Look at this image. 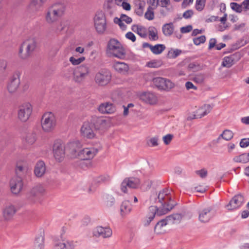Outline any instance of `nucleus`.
<instances>
[{
    "instance_id": "nucleus-1",
    "label": "nucleus",
    "mask_w": 249,
    "mask_h": 249,
    "mask_svg": "<svg viewBox=\"0 0 249 249\" xmlns=\"http://www.w3.org/2000/svg\"><path fill=\"white\" fill-rule=\"evenodd\" d=\"M158 199L161 204V207L157 210L158 215L166 214L176 205L171 191L167 188L164 189L159 192Z\"/></svg>"
},
{
    "instance_id": "nucleus-2",
    "label": "nucleus",
    "mask_w": 249,
    "mask_h": 249,
    "mask_svg": "<svg viewBox=\"0 0 249 249\" xmlns=\"http://www.w3.org/2000/svg\"><path fill=\"white\" fill-rule=\"evenodd\" d=\"M66 6L64 3L56 2L50 6L46 13L45 20L49 24L53 23L64 15Z\"/></svg>"
},
{
    "instance_id": "nucleus-3",
    "label": "nucleus",
    "mask_w": 249,
    "mask_h": 249,
    "mask_svg": "<svg viewBox=\"0 0 249 249\" xmlns=\"http://www.w3.org/2000/svg\"><path fill=\"white\" fill-rule=\"evenodd\" d=\"M107 54L109 57L124 59L126 56V50L123 45L115 39H111L107 43Z\"/></svg>"
},
{
    "instance_id": "nucleus-4",
    "label": "nucleus",
    "mask_w": 249,
    "mask_h": 249,
    "mask_svg": "<svg viewBox=\"0 0 249 249\" xmlns=\"http://www.w3.org/2000/svg\"><path fill=\"white\" fill-rule=\"evenodd\" d=\"M57 125V119L54 113L46 112L42 116L41 127L42 130L45 133L53 132Z\"/></svg>"
},
{
    "instance_id": "nucleus-5",
    "label": "nucleus",
    "mask_w": 249,
    "mask_h": 249,
    "mask_svg": "<svg viewBox=\"0 0 249 249\" xmlns=\"http://www.w3.org/2000/svg\"><path fill=\"white\" fill-rule=\"evenodd\" d=\"M36 46V42L35 38H30L25 40L19 49V57L23 59H27L34 51Z\"/></svg>"
},
{
    "instance_id": "nucleus-6",
    "label": "nucleus",
    "mask_w": 249,
    "mask_h": 249,
    "mask_svg": "<svg viewBox=\"0 0 249 249\" xmlns=\"http://www.w3.org/2000/svg\"><path fill=\"white\" fill-rule=\"evenodd\" d=\"M90 73L89 68L82 65L76 68L73 72V80L77 84H82Z\"/></svg>"
},
{
    "instance_id": "nucleus-7",
    "label": "nucleus",
    "mask_w": 249,
    "mask_h": 249,
    "mask_svg": "<svg viewBox=\"0 0 249 249\" xmlns=\"http://www.w3.org/2000/svg\"><path fill=\"white\" fill-rule=\"evenodd\" d=\"M47 193L46 187L41 184H37L30 190L29 198L34 202H40L44 196Z\"/></svg>"
},
{
    "instance_id": "nucleus-8",
    "label": "nucleus",
    "mask_w": 249,
    "mask_h": 249,
    "mask_svg": "<svg viewBox=\"0 0 249 249\" xmlns=\"http://www.w3.org/2000/svg\"><path fill=\"white\" fill-rule=\"evenodd\" d=\"M53 153L55 160L61 161L65 155V146L63 142L60 139L54 141L53 145Z\"/></svg>"
},
{
    "instance_id": "nucleus-9",
    "label": "nucleus",
    "mask_w": 249,
    "mask_h": 249,
    "mask_svg": "<svg viewBox=\"0 0 249 249\" xmlns=\"http://www.w3.org/2000/svg\"><path fill=\"white\" fill-rule=\"evenodd\" d=\"M33 112V107L29 103H24L21 105L18 111V118L22 122H27Z\"/></svg>"
},
{
    "instance_id": "nucleus-10",
    "label": "nucleus",
    "mask_w": 249,
    "mask_h": 249,
    "mask_svg": "<svg viewBox=\"0 0 249 249\" xmlns=\"http://www.w3.org/2000/svg\"><path fill=\"white\" fill-rule=\"evenodd\" d=\"M111 72L107 70H101L95 75V83L99 86H105L108 85L111 79Z\"/></svg>"
},
{
    "instance_id": "nucleus-11",
    "label": "nucleus",
    "mask_w": 249,
    "mask_h": 249,
    "mask_svg": "<svg viewBox=\"0 0 249 249\" xmlns=\"http://www.w3.org/2000/svg\"><path fill=\"white\" fill-rule=\"evenodd\" d=\"M94 27L99 34H103L107 28V21L105 14L102 11L96 13L94 18Z\"/></svg>"
},
{
    "instance_id": "nucleus-12",
    "label": "nucleus",
    "mask_w": 249,
    "mask_h": 249,
    "mask_svg": "<svg viewBox=\"0 0 249 249\" xmlns=\"http://www.w3.org/2000/svg\"><path fill=\"white\" fill-rule=\"evenodd\" d=\"M98 152L97 148L89 146L83 148L78 153V158L83 160H91L94 158Z\"/></svg>"
},
{
    "instance_id": "nucleus-13",
    "label": "nucleus",
    "mask_w": 249,
    "mask_h": 249,
    "mask_svg": "<svg viewBox=\"0 0 249 249\" xmlns=\"http://www.w3.org/2000/svg\"><path fill=\"white\" fill-rule=\"evenodd\" d=\"M153 83L158 89L167 91H170L175 86L171 80L160 77L153 78Z\"/></svg>"
},
{
    "instance_id": "nucleus-14",
    "label": "nucleus",
    "mask_w": 249,
    "mask_h": 249,
    "mask_svg": "<svg viewBox=\"0 0 249 249\" xmlns=\"http://www.w3.org/2000/svg\"><path fill=\"white\" fill-rule=\"evenodd\" d=\"M93 127L91 123L89 121L84 122L80 129L81 136L87 139L92 140L96 138V134L93 130Z\"/></svg>"
},
{
    "instance_id": "nucleus-15",
    "label": "nucleus",
    "mask_w": 249,
    "mask_h": 249,
    "mask_svg": "<svg viewBox=\"0 0 249 249\" xmlns=\"http://www.w3.org/2000/svg\"><path fill=\"white\" fill-rule=\"evenodd\" d=\"M75 246L73 241L60 237L54 241L53 249H73Z\"/></svg>"
},
{
    "instance_id": "nucleus-16",
    "label": "nucleus",
    "mask_w": 249,
    "mask_h": 249,
    "mask_svg": "<svg viewBox=\"0 0 249 249\" xmlns=\"http://www.w3.org/2000/svg\"><path fill=\"white\" fill-rule=\"evenodd\" d=\"M20 83V74L16 72L9 78L7 84V89L10 93H14L18 90Z\"/></svg>"
},
{
    "instance_id": "nucleus-17",
    "label": "nucleus",
    "mask_w": 249,
    "mask_h": 249,
    "mask_svg": "<svg viewBox=\"0 0 249 249\" xmlns=\"http://www.w3.org/2000/svg\"><path fill=\"white\" fill-rule=\"evenodd\" d=\"M9 184L11 192L15 195L19 194L23 187L22 178L18 176H15L11 179Z\"/></svg>"
},
{
    "instance_id": "nucleus-18",
    "label": "nucleus",
    "mask_w": 249,
    "mask_h": 249,
    "mask_svg": "<svg viewBox=\"0 0 249 249\" xmlns=\"http://www.w3.org/2000/svg\"><path fill=\"white\" fill-rule=\"evenodd\" d=\"M140 184V180L137 178H125L122 182L121 189L124 193H127V187L129 188H136Z\"/></svg>"
},
{
    "instance_id": "nucleus-19",
    "label": "nucleus",
    "mask_w": 249,
    "mask_h": 249,
    "mask_svg": "<svg viewBox=\"0 0 249 249\" xmlns=\"http://www.w3.org/2000/svg\"><path fill=\"white\" fill-rule=\"evenodd\" d=\"M17 212V209L15 206L12 204L6 205L2 210V216L4 220L6 221H12Z\"/></svg>"
},
{
    "instance_id": "nucleus-20",
    "label": "nucleus",
    "mask_w": 249,
    "mask_h": 249,
    "mask_svg": "<svg viewBox=\"0 0 249 249\" xmlns=\"http://www.w3.org/2000/svg\"><path fill=\"white\" fill-rule=\"evenodd\" d=\"M244 198L242 195L235 196L226 206L228 210H233L240 208L243 204Z\"/></svg>"
},
{
    "instance_id": "nucleus-21",
    "label": "nucleus",
    "mask_w": 249,
    "mask_h": 249,
    "mask_svg": "<svg viewBox=\"0 0 249 249\" xmlns=\"http://www.w3.org/2000/svg\"><path fill=\"white\" fill-rule=\"evenodd\" d=\"M140 99L147 104L150 105H156L158 102L157 96L151 92H144L140 95Z\"/></svg>"
},
{
    "instance_id": "nucleus-22",
    "label": "nucleus",
    "mask_w": 249,
    "mask_h": 249,
    "mask_svg": "<svg viewBox=\"0 0 249 249\" xmlns=\"http://www.w3.org/2000/svg\"><path fill=\"white\" fill-rule=\"evenodd\" d=\"M93 234L96 237H101L104 238H109L111 236L112 231L109 227L98 226L94 230Z\"/></svg>"
},
{
    "instance_id": "nucleus-23",
    "label": "nucleus",
    "mask_w": 249,
    "mask_h": 249,
    "mask_svg": "<svg viewBox=\"0 0 249 249\" xmlns=\"http://www.w3.org/2000/svg\"><path fill=\"white\" fill-rule=\"evenodd\" d=\"M112 67L117 72L123 75L128 74L130 69L127 64L117 61L113 62Z\"/></svg>"
},
{
    "instance_id": "nucleus-24",
    "label": "nucleus",
    "mask_w": 249,
    "mask_h": 249,
    "mask_svg": "<svg viewBox=\"0 0 249 249\" xmlns=\"http://www.w3.org/2000/svg\"><path fill=\"white\" fill-rule=\"evenodd\" d=\"M213 213L210 208L201 210L199 212V220L203 223L209 222L213 217Z\"/></svg>"
},
{
    "instance_id": "nucleus-25",
    "label": "nucleus",
    "mask_w": 249,
    "mask_h": 249,
    "mask_svg": "<svg viewBox=\"0 0 249 249\" xmlns=\"http://www.w3.org/2000/svg\"><path fill=\"white\" fill-rule=\"evenodd\" d=\"M46 166L44 162L42 160L38 161L34 167V173L37 178H41L45 174Z\"/></svg>"
},
{
    "instance_id": "nucleus-26",
    "label": "nucleus",
    "mask_w": 249,
    "mask_h": 249,
    "mask_svg": "<svg viewBox=\"0 0 249 249\" xmlns=\"http://www.w3.org/2000/svg\"><path fill=\"white\" fill-rule=\"evenodd\" d=\"M98 110L103 114H112L115 112L116 107L111 103L105 102L99 106Z\"/></svg>"
},
{
    "instance_id": "nucleus-27",
    "label": "nucleus",
    "mask_w": 249,
    "mask_h": 249,
    "mask_svg": "<svg viewBox=\"0 0 249 249\" xmlns=\"http://www.w3.org/2000/svg\"><path fill=\"white\" fill-rule=\"evenodd\" d=\"M213 107L209 104H205L198 108L195 112L194 118H201L208 114L212 110Z\"/></svg>"
},
{
    "instance_id": "nucleus-28",
    "label": "nucleus",
    "mask_w": 249,
    "mask_h": 249,
    "mask_svg": "<svg viewBox=\"0 0 249 249\" xmlns=\"http://www.w3.org/2000/svg\"><path fill=\"white\" fill-rule=\"evenodd\" d=\"M132 211V206L129 201H124L120 206V214L123 218L128 215Z\"/></svg>"
},
{
    "instance_id": "nucleus-29",
    "label": "nucleus",
    "mask_w": 249,
    "mask_h": 249,
    "mask_svg": "<svg viewBox=\"0 0 249 249\" xmlns=\"http://www.w3.org/2000/svg\"><path fill=\"white\" fill-rule=\"evenodd\" d=\"M159 209L156 206H151L149 207L150 212L145 217L143 222L144 224L146 226L148 225L155 217V214H157V210Z\"/></svg>"
},
{
    "instance_id": "nucleus-30",
    "label": "nucleus",
    "mask_w": 249,
    "mask_h": 249,
    "mask_svg": "<svg viewBox=\"0 0 249 249\" xmlns=\"http://www.w3.org/2000/svg\"><path fill=\"white\" fill-rule=\"evenodd\" d=\"M110 124V122L109 119L105 118H99L96 122L95 128L98 130H104L108 128Z\"/></svg>"
},
{
    "instance_id": "nucleus-31",
    "label": "nucleus",
    "mask_w": 249,
    "mask_h": 249,
    "mask_svg": "<svg viewBox=\"0 0 249 249\" xmlns=\"http://www.w3.org/2000/svg\"><path fill=\"white\" fill-rule=\"evenodd\" d=\"M131 29L142 37L144 38L147 36V29L142 25H133L132 26Z\"/></svg>"
},
{
    "instance_id": "nucleus-32",
    "label": "nucleus",
    "mask_w": 249,
    "mask_h": 249,
    "mask_svg": "<svg viewBox=\"0 0 249 249\" xmlns=\"http://www.w3.org/2000/svg\"><path fill=\"white\" fill-rule=\"evenodd\" d=\"M174 31V26L173 23L164 24L162 27V31L164 36H171Z\"/></svg>"
},
{
    "instance_id": "nucleus-33",
    "label": "nucleus",
    "mask_w": 249,
    "mask_h": 249,
    "mask_svg": "<svg viewBox=\"0 0 249 249\" xmlns=\"http://www.w3.org/2000/svg\"><path fill=\"white\" fill-rule=\"evenodd\" d=\"M165 220H161L157 223L155 226V232L158 234L164 233L165 232L164 227L167 225Z\"/></svg>"
},
{
    "instance_id": "nucleus-34",
    "label": "nucleus",
    "mask_w": 249,
    "mask_h": 249,
    "mask_svg": "<svg viewBox=\"0 0 249 249\" xmlns=\"http://www.w3.org/2000/svg\"><path fill=\"white\" fill-rule=\"evenodd\" d=\"M151 51L155 54H160L166 48L163 44H157L152 46L149 44H147Z\"/></svg>"
},
{
    "instance_id": "nucleus-35",
    "label": "nucleus",
    "mask_w": 249,
    "mask_h": 249,
    "mask_svg": "<svg viewBox=\"0 0 249 249\" xmlns=\"http://www.w3.org/2000/svg\"><path fill=\"white\" fill-rule=\"evenodd\" d=\"M233 160L235 162L246 163L249 161V153L235 156Z\"/></svg>"
},
{
    "instance_id": "nucleus-36",
    "label": "nucleus",
    "mask_w": 249,
    "mask_h": 249,
    "mask_svg": "<svg viewBox=\"0 0 249 249\" xmlns=\"http://www.w3.org/2000/svg\"><path fill=\"white\" fill-rule=\"evenodd\" d=\"M181 219V216L178 214H175L166 217V218L163 220L166 221V225L175 224L179 222Z\"/></svg>"
},
{
    "instance_id": "nucleus-37",
    "label": "nucleus",
    "mask_w": 249,
    "mask_h": 249,
    "mask_svg": "<svg viewBox=\"0 0 249 249\" xmlns=\"http://www.w3.org/2000/svg\"><path fill=\"white\" fill-rule=\"evenodd\" d=\"M149 38L151 40H157L159 38L157 29L153 26L148 28Z\"/></svg>"
},
{
    "instance_id": "nucleus-38",
    "label": "nucleus",
    "mask_w": 249,
    "mask_h": 249,
    "mask_svg": "<svg viewBox=\"0 0 249 249\" xmlns=\"http://www.w3.org/2000/svg\"><path fill=\"white\" fill-rule=\"evenodd\" d=\"M205 79V76L204 73H199L194 75L192 78L194 82L197 84H202L203 83Z\"/></svg>"
},
{
    "instance_id": "nucleus-39",
    "label": "nucleus",
    "mask_w": 249,
    "mask_h": 249,
    "mask_svg": "<svg viewBox=\"0 0 249 249\" xmlns=\"http://www.w3.org/2000/svg\"><path fill=\"white\" fill-rule=\"evenodd\" d=\"M234 64V59L232 56H225L224 57L222 66L224 67L230 68Z\"/></svg>"
},
{
    "instance_id": "nucleus-40",
    "label": "nucleus",
    "mask_w": 249,
    "mask_h": 249,
    "mask_svg": "<svg viewBox=\"0 0 249 249\" xmlns=\"http://www.w3.org/2000/svg\"><path fill=\"white\" fill-rule=\"evenodd\" d=\"M181 53V51L178 49H171L168 52L167 57L170 59L175 58Z\"/></svg>"
},
{
    "instance_id": "nucleus-41",
    "label": "nucleus",
    "mask_w": 249,
    "mask_h": 249,
    "mask_svg": "<svg viewBox=\"0 0 249 249\" xmlns=\"http://www.w3.org/2000/svg\"><path fill=\"white\" fill-rule=\"evenodd\" d=\"M84 56H81L79 58H76L74 56L70 57L69 59L70 62L74 66L78 65L83 62L85 60Z\"/></svg>"
},
{
    "instance_id": "nucleus-42",
    "label": "nucleus",
    "mask_w": 249,
    "mask_h": 249,
    "mask_svg": "<svg viewBox=\"0 0 249 249\" xmlns=\"http://www.w3.org/2000/svg\"><path fill=\"white\" fill-rule=\"evenodd\" d=\"M154 8L151 6L148 7L145 13L144 17L148 20H152L154 18Z\"/></svg>"
},
{
    "instance_id": "nucleus-43",
    "label": "nucleus",
    "mask_w": 249,
    "mask_h": 249,
    "mask_svg": "<svg viewBox=\"0 0 249 249\" xmlns=\"http://www.w3.org/2000/svg\"><path fill=\"white\" fill-rule=\"evenodd\" d=\"M221 136L224 140L229 141L233 138V133L231 130H225L221 134Z\"/></svg>"
},
{
    "instance_id": "nucleus-44",
    "label": "nucleus",
    "mask_w": 249,
    "mask_h": 249,
    "mask_svg": "<svg viewBox=\"0 0 249 249\" xmlns=\"http://www.w3.org/2000/svg\"><path fill=\"white\" fill-rule=\"evenodd\" d=\"M36 141V136L34 134H28L25 138V142L29 145H32Z\"/></svg>"
},
{
    "instance_id": "nucleus-45",
    "label": "nucleus",
    "mask_w": 249,
    "mask_h": 249,
    "mask_svg": "<svg viewBox=\"0 0 249 249\" xmlns=\"http://www.w3.org/2000/svg\"><path fill=\"white\" fill-rule=\"evenodd\" d=\"M206 0H196L195 7L196 10L201 11L205 6Z\"/></svg>"
},
{
    "instance_id": "nucleus-46",
    "label": "nucleus",
    "mask_w": 249,
    "mask_h": 249,
    "mask_svg": "<svg viewBox=\"0 0 249 249\" xmlns=\"http://www.w3.org/2000/svg\"><path fill=\"white\" fill-rule=\"evenodd\" d=\"M230 6L233 11L238 13H241L243 9H244L242 4L240 5L236 2L231 3Z\"/></svg>"
},
{
    "instance_id": "nucleus-47",
    "label": "nucleus",
    "mask_w": 249,
    "mask_h": 249,
    "mask_svg": "<svg viewBox=\"0 0 249 249\" xmlns=\"http://www.w3.org/2000/svg\"><path fill=\"white\" fill-rule=\"evenodd\" d=\"M161 62L158 60H154L146 64V66L149 68H159L161 66Z\"/></svg>"
},
{
    "instance_id": "nucleus-48",
    "label": "nucleus",
    "mask_w": 249,
    "mask_h": 249,
    "mask_svg": "<svg viewBox=\"0 0 249 249\" xmlns=\"http://www.w3.org/2000/svg\"><path fill=\"white\" fill-rule=\"evenodd\" d=\"M205 41L206 37L203 35L193 39V42L196 45H199L200 44L204 43Z\"/></svg>"
},
{
    "instance_id": "nucleus-49",
    "label": "nucleus",
    "mask_w": 249,
    "mask_h": 249,
    "mask_svg": "<svg viewBox=\"0 0 249 249\" xmlns=\"http://www.w3.org/2000/svg\"><path fill=\"white\" fill-rule=\"evenodd\" d=\"M114 22L118 24L122 30H125L126 29V25L124 23V22L120 18H115Z\"/></svg>"
},
{
    "instance_id": "nucleus-50",
    "label": "nucleus",
    "mask_w": 249,
    "mask_h": 249,
    "mask_svg": "<svg viewBox=\"0 0 249 249\" xmlns=\"http://www.w3.org/2000/svg\"><path fill=\"white\" fill-rule=\"evenodd\" d=\"M173 138V135L168 134L163 137V141L166 145L169 144Z\"/></svg>"
},
{
    "instance_id": "nucleus-51",
    "label": "nucleus",
    "mask_w": 249,
    "mask_h": 249,
    "mask_svg": "<svg viewBox=\"0 0 249 249\" xmlns=\"http://www.w3.org/2000/svg\"><path fill=\"white\" fill-rule=\"evenodd\" d=\"M119 18L127 24H130L132 22V19L125 14H121Z\"/></svg>"
},
{
    "instance_id": "nucleus-52",
    "label": "nucleus",
    "mask_w": 249,
    "mask_h": 249,
    "mask_svg": "<svg viewBox=\"0 0 249 249\" xmlns=\"http://www.w3.org/2000/svg\"><path fill=\"white\" fill-rule=\"evenodd\" d=\"M115 202V199L111 196H109L107 197L106 201V205L107 207H110L112 206Z\"/></svg>"
},
{
    "instance_id": "nucleus-53",
    "label": "nucleus",
    "mask_w": 249,
    "mask_h": 249,
    "mask_svg": "<svg viewBox=\"0 0 249 249\" xmlns=\"http://www.w3.org/2000/svg\"><path fill=\"white\" fill-rule=\"evenodd\" d=\"M24 167L21 164H17L16 168V172L17 174L21 175L24 173Z\"/></svg>"
},
{
    "instance_id": "nucleus-54",
    "label": "nucleus",
    "mask_w": 249,
    "mask_h": 249,
    "mask_svg": "<svg viewBox=\"0 0 249 249\" xmlns=\"http://www.w3.org/2000/svg\"><path fill=\"white\" fill-rule=\"evenodd\" d=\"M47 0H32L31 1V4L35 6H41L46 2Z\"/></svg>"
},
{
    "instance_id": "nucleus-55",
    "label": "nucleus",
    "mask_w": 249,
    "mask_h": 249,
    "mask_svg": "<svg viewBox=\"0 0 249 249\" xmlns=\"http://www.w3.org/2000/svg\"><path fill=\"white\" fill-rule=\"evenodd\" d=\"M125 36L127 39L130 40L133 42H134L136 40V37L135 35L131 32H127L125 34Z\"/></svg>"
},
{
    "instance_id": "nucleus-56",
    "label": "nucleus",
    "mask_w": 249,
    "mask_h": 249,
    "mask_svg": "<svg viewBox=\"0 0 249 249\" xmlns=\"http://www.w3.org/2000/svg\"><path fill=\"white\" fill-rule=\"evenodd\" d=\"M249 145V138L242 139L240 142V146L242 148L247 147Z\"/></svg>"
},
{
    "instance_id": "nucleus-57",
    "label": "nucleus",
    "mask_w": 249,
    "mask_h": 249,
    "mask_svg": "<svg viewBox=\"0 0 249 249\" xmlns=\"http://www.w3.org/2000/svg\"><path fill=\"white\" fill-rule=\"evenodd\" d=\"M148 144L151 146H156L158 145V139L157 137H153L149 140Z\"/></svg>"
},
{
    "instance_id": "nucleus-58",
    "label": "nucleus",
    "mask_w": 249,
    "mask_h": 249,
    "mask_svg": "<svg viewBox=\"0 0 249 249\" xmlns=\"http://www.w3.org/2000/svg\"><path fill=\"white\" fill-rule=\"evenodd\" d=\"M193 28L191 25H187L185 27H182L180 28V32L181 33L185 34L191 32Z\"/></svg>"
},
{
    "instance_id": "nucleus-59",
    "label": "nucleus",
    "mask_w": 249,
    "mask_h": 249,
    "mask_svg": "<svg viewBox=\"0 0 249 249\" xmlns=\"http://www.w3.org/2000/svg\"><path fill=\"white\" fill-rule=\"evenodd\" d=\"M7 67V62L3 60H0V73L3 72Z\"/></svg>"
},
{
    "instance_id": "nucleus-60",
    "label": "nucleus",
    "mask_w": 249,
    "mask_h": 249,
    "mask_svg": "<svg viewBox=\"0 0 249 249\" xmlns=\"http://www.w3.org/2000/svg\"><path fill=\"white\" fill-rule=\"evenodd\" d=\"M119 6L122 7L124 10L126 11H129L131 10V5L127 2V1H125L123 3H122V4Z\"/></svg>"
},
{
    "instance_id": "nucleus-61",
    "label": "nucleus",
    "mask_w": 249,
    "mask_h": 249,
    "mask_svg": "<svg viewBox=\"0 0 249 249\" xmlns=\"http://www.w3.org/2000/svg\"><path fill=\"white\" fill-rule=\"evenodd\" d=\"M196 174L201 178H204L206 177L207 175V172L205 169H201L200 170L196 171Z\"/></svg>"
},
{
    "instance_id": "nucleus-62",
    "label": "nucleus",
    "mask_w": 249,
    "mask_h": 249,
    "mask_svg": "<svg viewBox=\"0 0 249 249\" xmlns=\"http://www.w3.org/2000/svg\"><path fill=\"white\" fill-rule=\"evenodd\" d=\"M185 87L187 90H189L190 89H193L194 90H196L197 89V87L194 85V84L191 82H187L185 83Z\"/></svg>"
},
{
    "instance_id": "nucleus-63",
    "label": "nucleus",
    "mask_w": 249,
    "mask_h": 249,
    "mask_svg": "<svg viewBox=\"0 0 249 249\" xmlns=\"http://www.w3.org/2000/svg\"><path fill=\"white\" fill-rule=\"evenodd\" d=\"M194 12L192 10L186 11L183 14V17L186 19L190 18L193 15Z\"/></svg>"
},
{
    "instance_id": "nucleus-64",
    "label": "nucleus",
    "mask_w": 249,
    "mask_h": 249,
    "mask_svg": "<svg viewBox=\"0 0 249 249\" xmlns=\"http://www.w3.org/2000/svg\"><path fill=\"white\" fill-rule=\"evenodd\" d=\"M194 190L197 192L203 193L205 192L206 189L203 185H198L194 187Z\"/></svg>"
}]
</instances>
